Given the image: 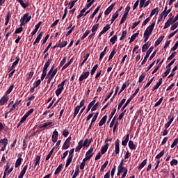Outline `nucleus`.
<instances>
[{
  "mask_svg": "<svg viewBox=\"0 0 178 178\" xmlns=\"http://www.w3.org/2000/svg\"><path fill=\"white\" fill-rule=\"evenodd\" d=\"M155 27V22H153L151 25H149L143 33V37L145 38L144 42L147 43L148 39L149 38V35L152 34V31H154V29Z\"/></svg>",
  "mask_w": 178,
  "mask_h": 178,
  "instance_id": "f257e3e1",
  "label": "nucleus"
},
{
  "mask_svg": "<svg viewBox=\"0 0 178 178\" xmlns=\"http://www.w3.org/2000/svg\"><path fill=\"white\" fill-rule=\"evenodd\" d=\"M65 90V82H61L60 84L58 85V89L56 90V95L59 97L60 94H62V91Z\"/></svg>",
  "mask_w": 178,
  "mask_h": 178,
  "instance_id": "f03ea898",
  "label": "nucleus"
},
{
  "mask_svg": "<svg viewBox=\"0 0 178 178\" xmlns=\"http://www.w3.org/2000/svg\"><path fill=\"white\" fill-rule=\"evenodd\" d=\"M154 51V47H151L147 51H146V55L144 57L143 60L141 63V65H145L147 63V60L148 58H149V55H151V52Z\"/></svg>",
  "mask_w": 178,
  "mask_h": 178,
  "instance_id": "7ed1b4c3",
  "label": "nucleus"
},
{
  "mask_svg": "<svg viewBox=\"0 0 178 178\" xmlns=\"http://www.w3.org/2000/svg\"><path fill=\"white\" fill-rule=\"evenodd\" d=\"M70 141H72V136H69L65 141L64 142V144L62 147V149H67L70 148Z\"/></svg>",
  "mask_w": 178,
  "mask_h": 178,
  "instance_id": "20e7f679",
  "label": "nucleus"
},
{
  "mask_svg": "<svg viewBox=\"0 0 178 178\" xmlns=\"http://www.w3.org/2000/svg\"><path fill=\"white\" fill-rule=\"evenodd\" d=\"M90 8H91V6L88 3L86 6L81 10L80 14L77 16V19L83 17L84 16V13L87 11V9H90Z\"/></svg>",
  "mask_w": 178,
  "mask_h": 178,
  "instance_id": "39448f33",
  "label": "nucleus"
},
{
  "mask_svg": "<svg viewBox=\"0 0 178 178\" xmlns=\"http://www.w3.org/2000/svg\"><path fill=\"white\" fill-rule=\"evenodd\" d=\"M88 76H90V72H85L79 76V81H83L86 80V79H88Z\"/></svg>",
  "mask_w": 178,
  "mask_h": 178,
  "instance_id": "423d86ee",
  "label": "nucleus"
},
{
  "mask_svg": "<svg viewBox=\"0 0 178 178\" xmlns=\"http://www.w3.org/2000/svg\"><path fill=\"white\" fill-rule=\"evenodd\" d=\"M29 13H25L24 16L21 18V20L25 22L26 23H29L30 20H31V15H29Z\"/></svg>",
  "mask_w": 178,
  "mask_h": 178,
  "instance_id": "0eeeda50",
  "label": "nucleus"
},
{
  "mask_svg": "<svg viewBox=\"0 0 178 178\" xmlns=\"http://www.w3.org/2000/svg\"><path fill=\"white\" fill-rule=\"evenodd\" d=\"M170 24H173V17H170L165 22L163 29L166 30L168 27H170Z\"/></svg>",
  "mask_w": 178,
  "mask_h": 178,
  "instance_id": "6e6552de",
  "label": "nucleus"
},
{
  "mask_svg": "<svg viewBox=\"0 0 178 178\" xmlns=\"http://www.w3.org/2000/svg\"><path fill=\"white\" fill-rule=\"evenodd\" d=\"M115 5H116V3H114L111 4L108 8H106V10L104 11V15L106 16H108V15H109V13H111V12L113 10V8H115Z\"/></svg>",
  "mask_w": 178,
  "mask_h": 178,
  "instance_id": "1a4fd4ad",
  "label": "nucleus"
},
{
  "mask_svg": "<svg viewBox=\"0 0 178 178\" xmlns=\"http://www.w3.org/2000/svg\"><path fill=\"white\" fill-rule=\"evenodd\" d=\"M41 24H42V22H39L38 24L35 26V29L31 33V35H32V37L37 33L38 29L41 26Z\"/></svg>",
  "mask_w": 178,
  "mask_h": 178,
  "instance_id": "9d476101",
  "label": "nucleus"
},
{
  "mask_svg": "<svg viewBox=\"0 0 178 178\" xmlns=\"http://www.w3.org/2000/svg\"><path fill=\"white\" fill-rule=\"evenodd\" d=\"M22 102V100H17L12 106V107L10 108V111H8V113H10V112H13V111H15L16 109L17 106H19L20 105V103Z\"/></svg>",
  "mask_w": 178,
  "mask_h": 178,
  "instance_id": "9b49d317",
  "label": "nucleus"
},
{
  "mask_svg": "<svg viewBox=\"0 0 178 178\" xmlns=\"http://www.w3.org/2000/svg\"><path fill=\"white\" fill-rule=\"evenodd\" d=\"M28 168H29V164H26V165H24L22 171L20 172V174L18 178H23L24 177V175H26V172H27Z\"/></svg>",
  "mask_w": 178,
  "mask_h": 178,
  "instance_id": "f8f14e48",
  "label": "nucleus"
},
{
  "mask_svg": "<svg viewBox=\"0 0 178 178\" xmlns=\"http://www.w3.org/2000/svg\"><path fill=\"white\" fill-rule=\"evenodd\" d=\"M92 151H94V147H91L90 149L86 152V156L89 159H91V158H92V155H94Z\"/></svg>",
  "mask_w": 178,
  "mask_h": 178,
  "instance_id": "ddd939ff",
  "label": "nucleus"
},
{
  "mask_svg": "<svg viewBox=\"0 0 178 178\" xmlns=\"http://www.w3.org/2000/svg\"><path fill=\"white\" fill-rule=\"evenodd\" d=\"M44 34V32H40L38 35V36H37V38H36V39H35V40L33 42V45H35V44H39L40 43V41H41V38H42V35Z\"/></svg>",
  "mask_w": 178,
  "mask_h": 178,
  "instance_id": "4468645a",
  "label": "nucleus"
},
{
  "mask_svg": "<svg viewBox=\"0 0 178 178\" xmlns=\"http://www.w3.org/2000/svg\"><path fill=\"white\" fill-rule=\"evenodd\" d=\"M17 2H19V3L21 5V6L24 8L26 9V8H29L30 6V3L26 2L24 3L23 0H16Z\"/></svg>",
  "mask_w": 178,
  "mask_h": 178,
  "instance_id": "2eb2a0df",
  "label": "nucleus"
},
{
  "mask_svg": "<svg viewBox=\"0 0 178 178\" xmlns=\"http://www.w3.org/2000/svg\"><path fill=\"white\" fill-rule=\"evenodd\" d=\"M51 141L52 143H56V141H58V131H56V129H55L54 131L53 132Z\"/></svg>",
  "mask_w": 178,
  "mask_h": 178,
  "instance_id": "dca6fc26",
  "label": "nucleus"
},
{
  "mask_svg": "<svg viewBox=\"0 0 178 178\" xmlns=\"http://www.w3.org/2000/svg\"><path fill=\"white\" fill-rule=\"evenodd\" d=\"M8 101H9V97L7 96H3L0 99V106L5 105V104H6V102H8Z\"/></svg>",
  "mask_w": 178,
  "mask_h": 178,
  "instance_id": "f3484780",
  "label": "nucleus"
},
{
  "mask_svg": "<svg viewBox=\"0 0 178 178\" xmlns=\"http://www.w3.org/2000/svg\"><path fill=\"white\" fill-rule=\"evenodd\" d=\"M115 154H119V152H120V147L119 146V139H117L115 140Z\"/></svg>",
  "mask_w": 178,
  "mask_h": 178,
  "instance_id": "a211bd4d",
  "label": "nucleus"
},
{
  "mask_svg": "<svg viewBox=\"0 0 178 178\" xmlns=\"http://www.w3.org/2000/svg\"><path fill=\"white\" fill-rule=\"evenodd\" d=\"M129 80L127 81V82H126V83H124L123 84H122V88H121V90H120V91L119 92V95H120V94H122V92H123V91H124V90L126 89V88L127 87H129V86H130V83H129Z\"/></svg>",
  "mask_w": 178,
  "mask_h": 178,
  "instance_id": "6ab92c4d",
  "label": "nucleus"
},
{
  "mask_svg": "<svg viewBox=\"0 0 178 178\" xmlns=\"http://www.w3.org/2000/svg\"><path fill=\"white\" fill-rule=\"evenodd\" d=\"M109 147V143H106L104 147H102L101 149V154L104 155L105 152L108 151V148Z\"/></svg>",
  "mask_w": 178,
  "mask_h": 178,
  "instance_id": "aec40b11",
  "label": "nucleus"
},
{
  "mask_svg": "<svg viewBox=\"0 0 178 178\" xmlns=\"http://www.w3.org/2000/svg\"><path fill=\"white\" fill-rule=\"evenodd\" d=\"M74 58H72L70 61L68 63H67L66 64H65V65L62 67L61 70L63 71L65 69H67V67L69 66H70V65H72V63H73V60Z\"/></svg>",
  "mask_w": 178,
  "mask_h": 178,
  "instance_id": "412c9836",
  "label": "nucleus"
},
{
  "mask_svg": "<svg viewBox=\"0 0 178 178\" xmlns=\"http://www.w3.org/2000/svg\"><path fill=\"white\" fill-rule=\"evenodd\" d=\"M106 119H108V115H104L99 122V126H104L106 123Z\"/></svg>",
  "mask_w": 178,
  "mask_h": 178,
  "instance_id": "4be33fe9",
  "label": "nucleus"
},
{
  "mask_svg": "<svg viewBox=\"0 0 178 178\" xmlns=\"http://www.w3.org/2000/svg\"><path fill=\"white\" fill-rule=\"evenodd\" d=\"M99 9H101V6H99L96 8L93 13L90 16V19H94V17H95V15H97V13L99 12Z\"/></svg>",
  "mask_w": 178,
  "mask_h": 178,
  "instance_id": "5701e85b",
  "label": "nucleus"
},
{
  "mask_svg": "<svg viewBox=\"0 0 178 178\" xmlns=\"http://www.w3.org/2000/svg\"><path fill=\"white\" fill-rule=\"evenodd\" d=\"M92 143V138L90 139H86L83 142V147H90V144Z\"/></svg>",
  "mask_w": 178,
  "mask_h": 178,
  "instance_id": "b1692460",
  "label": "nucleus"
},
{
  "mask_svg": "<svg viewBox=\"0 0 178 178\" xmlns=\"http://www.w3.org/2000/svg\"><path fill=\"white\" fill-rule=\"evenodd\" d=\"M163 38H165L164 35H161L159 38L157 39V40L155 42L154 47H158L159 44L163 41Z\"/></svg>",
  "mask_w": 178,
  "mask_h": 178,
  "instance_id": "393cba45",
  "label": "nucleus"
},
{
  "mask_svg": "<svg viewBox=\"0 0 178 178\" xmlns=\"http://www.w3.org/2000/svg\"><path fill=\"white\" fill-rule=\"evenodd\" d=\"M161 85H162V78L159 79V82L154 87V88L152 89V91H155V90H158Z\"/></svg>",
  "mask_w": 178,
  "mask_h": 178,
  "instance_id": "a878e982",
  "label": "nucleus"
},
{
  "mask_svg": "<svg viewBox=\"0 0 178 178\" xmlns=\"http://www.w3.org/2000/svg\"><path fill=\"white\" fill-rule=\"evenodd\" d=\"M173 120H175V115H172V117L170 119V120L165 124V129H169Z\"/></svg>",
  "mask_w": 178,
  "mask_h": 178,
  "instance_id": "bb28decb",
  "label": "nucleus"
},
{
  "mask_svg": "<svg viewBox=\"0 0 178 178\" xmlns=\"http://www.w3.org/2000/svg\"><path fill=\"white\" fill-rule=\"evenodd\" d=\"M56 73H58V68H56L54 70H49L48 72L49 76L51 75L53 77H55V75L56 74Z\"/></svg>",
  "mask_w": 178,
  "mask_h": 178,
  "instance_id": "cd10ccee",
  "label": "nucleus"
},
{
  "mask_svg": "<svg viewBox=\"0 0 178 178\" xmlns=\"http://www.w3.org/2000/svg\"><path fill=\"white\" fill-rule=\"evenodd\" d=\"M158 9V7L154 8L151 12L149 17H152V16H154V15H156L157 16L158 13H159V10Z\"/></svg>",
  "mask_w": 178,
  "mask_h": 178,
  "instance_id": "c85d7f7f",
  "label": "nucleus"
},
{
  "mask_svg": "<svg viewBox=\"0 0 178 178\" xmlns=\"http://www.w3.org/2000/svg\"><path fill=\"white\" fill-rule=\"evenodd\" d=\"M128 145H129L130 149H136V148H137L136 145H134V143L133 142V140H129Z\"/></svg>",
  "mask_w": 178,
  "mask_h": 178,
  "instance_id": "c756f323",
  "label": "nucleus"
},
{
  "mask_svg": "<svg viewBox=\"0 0 178 178\" xmlns=\"http://www.w3.org/2000/svg\"><path fill=\"white\" fill-rule=\"evenodd\" d=\"M119 17V13L118 11L115 12V13H114L112 15V19L111 20V24H112L113 23V22H115V20H116V18Z\"/></svg>",
  "mask_w": 178,
  "mask_h": 178,
  "instance_id": "7c9ffc66",
  "label": "nucleus"
},
{
  "mask_svg": "<svg viewBox=\"0 0 178 178\" xmlns=\"http://www.w3.org/2000/svg\"><path fill=\"white\" fill-rule=\"evenodd\" d=\"M22 161H23V159L22 157H19L15 162V167L19 168V166H20V165H22Z\"/></svg>",
  "mask_w": 178,
  "mask_h": 178,
  "instance_id": "2f4dec72",
  "label": "nucleus"
},
{
  "mask_svg": "<svg viewBox=\"0 0 178 178\" xmlns=\"http://www.w3.org/2000/svg\"><path fill=\"white\" fill-rule=\"evenodd\" d=\"M61 40H59V43L58 44V48H65L66 45H67V41H63V42H60Z\"/></svg>",
  "mask_w": 178,
  "mask_h": 178,
  "instance_id": "473e14b6",
  "label": "nucleus"
},
{
  "mask_svg": "<svg viewBox=\"0 0 178 178\" xmlns=\"http://www.w3.org/2000/svg\"><path fill=\"white\" fill-rule=\"evenodd\" d=\"M140 31H138V33H136L134 34H133L131 37V40L129 41V43L133 42V41H134V40H136V38H137V37H138V35L140 34L139 33Z\"/></svg>",
  "mask_w": 178,
  "mask_h": 178,
  "instance_id": "72a5a7b5",
  "label": "nucleus"
},
{
  "mask_svg": "<svg viewBox=\"0 0 178 178\" xmlns=\"http://www.w3.org/2000/svg\"><path fill=\"white\" fill-rule=\"evenodd\" d=\"M149 45L151 44L148 45V42L144 44L143 46L142 47V52H147V49L149 48Z\"/></svg>",
  "mask_w": 178,
  "mask_h": 178,
  "instance_id": "f704fd0d",
  "label": "nucleus"
},
{
  "mask_svg": "<svg viewBox=\"0 0 178 178\" xmlns=\"http://www.w3.org/2000/svg\"><path fill=\"white\" fill-rule=\"evenodd\" d=\"M115 55H116V48L113 49L111 53L109 55L108 60H111V59H112Z\"/></svg>",
  "mask_w": 178,
  "mask_h": 178,
  "instance_id": "c9c22d12",
  "label": "nucleus"
},
{
  "mask_svg": "<svg viewBox=\"0 0 178 178\" xmlns=\"http://www.w3.org/2000/svg\"><path fill=\"white\" fill-rule=\"evenodd\" d=\"M130 102H131V99H129L126 103L124 104V106L122 107L121 108V111L123 112V111H124V109H126V108H127V105H129L130 104Z\"/></svg>",
  "mask_w": 178,
  "mask_h": 178,
  "instance_id": "e433bc0d",
  "label": "nucleus"
},
{
  "mask_svg": "<svg viewBox=\"0 0 178 178\" xmlns=\"http://www.w3.org/2000/svg\"><path fill=\"white\" fill-rule=\"evenodd\" d=\"M147 159H145L140 165L138 167V169L139 170H141V169H143V168H144V166H145V165H147Z\"/></svg>",
  "mask_w": 178,
  "mask_h": 178,
  "instance_id": "4c0bfd02",
  "label": "nucleus"
},
{
  "mask_svg": "<svg viewBox=\"0 0 178 178\" xmlns=\"http://www.w3.org/2000/svg\"><path fill=\"white\" fill-rule=\"evenodd\" d=\"M72 161H73V156H68V159L65 164V168H67V166H69L70 163H72Z\"/></svg>",
  "mask_w": 178,
  "mask_h": 178,
  "instance_id": "58836bf2",
  "label": "nucleus"
},
{
  "mask_svg": "<svg viewBox=\"0 0 178 178\" xmlns=\"http://www.w3.org/2000/svg\"><path fill=\"white\" fill-rule=\"evenodd\" d=\"M0 144H1V145L3 146H6L8 145V138H5L3 139L0 140Z\"/></svg>",
  "mask_w": 178,
  "mask_h": 178,
  "instance_id": "ea45409f",
  "label": "nucleus"
},
{
  "mask_svg": "<svg viewBox=\"0 0 178 178\" xmlns=\"http://www.w3.org/2000/svg\"><path fill=\"white\" fill-rule=\"evenodd\" d=\"M51 62H52V59L49 58L47 61L45 63L43 69H48V67H49V65H51Z\"/></svg>",
  "mask_w": 178,
  "mask_h": 178,
  "instance_id": "a19ab883",
  "label": "nucleus"
},
{
  "mask_svg": "<svg viewBox=\"0 0 178 178\" xmlns=\"http://www.w3.org/2000/svg\"><path fill=\"white\" fill-rule=\"evenodd\" d=\"M163 155H165V149H163V151H161L159 154H158L155 159H161V158H162V156H163Z\"/></svg>",
  "mask_w": 178,
  "mask_h": 178,
  "instance_id": "79ce46f5",
  "label": "nucleus"
},
{
  "mask_svg": "<svg viewBox=\"0 0 178 178\" xmlns=\"http://www.w3.org/2000/svg\"><path fill=\"white\" fill-rule=\"evenodd\" d=\"M98 69V64H96L91 70L90 74L91 76H94V73L97 72V70Z\"/></svg>",
  "mask_w": 178,
  "mask_h": 178,
  "instance_id": "37998d69",
  "label": "nucleus"
},
{
  "mask_svg": "<svg viewBox=\"0 0 178 178\" xmlns=\"http://www.w3.org/2000/svg\"><path fill=\"white\" fill-rule=\"evenodd\" d=\"M13 88H15V85H12L11 86L9 87L8 90L6 92V95H9L13 91Z\"/></svg>",
  "mask_w": 178,
  "mask_h": 178,
  "instance_id": "c03bdc74",
  "label": "nucleus"
},
{
  "mask_svg": "<svg viewBox=\"0 0 178 178\" xmlns=\"http://www.w3.org/2000/svg\"><path fill=\"white\" fill-rule=\"evenodd\" d=\"M145 73H142V74L139 76L138 83H143L144 81V79H145Z\"/></svg>",
  "mask_w": 178,
  "mask_h": 178,
  "instance_id": "a18cd8bd",
  "label": "nucleus"
},
{
  "mask_svg": "<svg viewBox=\"0 0 178 178\" xmlns=\"http://www.w3.org/2000/svg\"><path fill=\"white\" fill-rule=\"evenodd\" d=\"M60 172H62V164H60L58 166V168H56L54 174L55 175H59V173H60Z\"/></svg>",
  "mask_w": 178,
  "mask_h": 178,
  "instance_id": "49530a36",
  "label": "nucleus"
},
{
  "mask_svg": "<svg viewBox=\"0 0 178 178\" xmlns=\"http://www.w3.org/2000/svg\"><path fill=\"white\" fill-rule=\"evenodd\" d=\"M109 29H111L110 25L106 24V25L103 28V30L102 31V33L105 34V33H106V31H108V30H109Z\"/></svg>",
  "mask_w": 178,
  "mask_h": 178,
  "instance_id": "de8ad7c7",
  "label": "nucleus"
},
{
  "mask_svg": "<svg viewBox=\"0 0 178 178\" xmlns=\"http://www.w3.org/2000/svg\"><path fill=\"white\" fill-rule=\"evenodd\" d=\"M98 27H99V24H95L91 29L92 33H95L97 30H98Z\"/></svg>",
  "mask_w": 178,
  "mask_h": 178,
  "instance_id": "09e8293b",
  "label": "nucleus"
},
{
  "mask_svg": "<svg viewBox=\"0 0 178 178\" xmlns=\"http://www.w3.org/2000/svg\"><path fill=\"white\" fill-rule=\"evenodd\" d=\"M90 33H91V31L86 30V32L83 33V36L81 38V39L83 40L85 38H86V37L88 35V34H90Z\"/></svg>",
  "mask_w": 178,
  "mask_h": 178,
  "instance_id": "8fccbe9b",
  "label": "nucleus"
},
{
  "mask_svg": "<svg viewBox=\"0 0 178 178\" xmlns=\"http://www.w3.org/2000/svg\"><path fill=\"white\" fill-rule=\"evenodd\" d=\"M79 112H80V108H79L78 107L76 106L74 108L73 119H74V118H76L77 116V115H79Z\"/></svg>",
  "mask_w": 178,
  "mask_h": 178,
  "instance_id": "3c124183",
  "label": "nucleus"
},
{
  "mask_svg": "<svg viewBox=\"0 0 178 178\" xmlns=\"http://www.w3.org/2000/svg\"><path fill=\"white\" fill-rule=\"evenodd\" d=\"M108 163H109V161H106L101 167L100 172H104L105 170V168L108 166Z\"/></svg>",
  "mask_w": 178,
  "mask_h": 178,
  "instance_id": "603ef678",
  "label": "nucleus"
},
{
  "mask_svg": "<svg viewBox=\"0 0 178 178\" xmlns=\"http://www.w3.org/2000/svg\"><path fill=\"white\" fill-rule=\"evenodd\" d=\"M175 62H176V58H174L170 63H168V65L166 66V68L171 70V66L175 63Z\"/></svg>",
  "mask_w": 178,
  "mask_h": 178,
  "instance_id": "864d4df0",
  "label": "nucleus"
},
{
  "mask_svg": "<svg viewBox=\"0 0 178 178\" xmlns=\"http://www.w3.org/2000/svg\"><path fill=\"white\" fill-rule=\"evenodd\" d=\"M178 161L177 159H172L170 161V166H177Z\"/></svg>",
  "mask_w": 178,
  "mask_h": 178,
  "instance_id": "5fc2aeb1",
  "label": "nucleus"
},
{
  "mask_svg": "<svg viewBox=\"0 0 178 178\" xmlns=\"http://www.w3.org/2000/svg\"><path fill=\"white\" fill-rule=\"evenodd\" d=\"M162 101H163V97H161L159 100L155 103L154 107L156 108V106H159L162 104Z\"/></svg>",
  "mask_w": 178,
  "mask_h": 178,
  "instance_id": "6e6d98bb",
  "label": "nucleus"
},
{
  "mask_svg": "<svg viewBox=\"0 0 178 178\" xmlns=\"http://www.w3.org/2000/svg\"><path fill=\"white\" fill-rule=\"evenodd\" d=\"M138 91H140V88H137L134 93L130 96L129 99L132 100L134 98V97H136V95L138 94Z\"/></svg>",
  "mask_w": 178,
  "mask_h": 178,
  "instance_id": "4d7b16f0",
  "label": "nucleus"
},
{
  "mask_svg": "<svg viewBox=\"0 0 178 178\" xmlns=\"http://www.w3.org/2000/svg\"><path fill=\"white\" fill-rule=\"evenodd\" d=\"M116 40H118V35H115L113 38H111L110 40V42H111L113 45L115 44Z\"/></svg>",
  "mask_w": 178,
  "mask_h": 178,
  "instance_id": "13d9d810",
  "label": "nucleus"
},
{
  "mask_svg": "<svg viewBox=\"0 0 178 178\" xmlns=\"http://www.w3.org/2000/svg\"><path fill=\"white\" fill-rule=\"evenodd\" d=\"M90 57V54H87L85 56L84 60L82 61V63L80 64V66H83L86 62H87V59Z\"/></svg>",
  "mask_w": 178,
  "mask_h": 178,
  "instance_id": "bf43d9fd",
  "label": "nucleus"
},
{
  "mask_svg": "<svg viewBox=\"0 0 178 178\" xmlns=\"http://www.w3.org/2000/svg\"><path fill=\"white\" fill-rule=\"evenodd\" d=\"M98 115H99V113L97 112L95 115L93 116V118H92V123H95V120H97V118H98Z\"/></svg>",
  "mask_w": 178,
  "mask_h": 178,
  "instance_id": "052dcab7",
  "label": "nucleus"
},
{
  "mask_svg": "<svg viewBox=\"0 0 178 178\" xmlns=\"http://www.w3.org/2000/svg\"><path fill=\"white\" fill-rule=\"evenodd\" d=\"M77 1H79V0H73L72 1H70L69 3L70 9H73V6H74V4L76 3V2H77Z\"/></svg>",
  "mask_w": 178,
  "mask_h": 178,
  "instance_id": "680f3d73",
  "label": "nucleus"
},
{
  "mask_svg": "<svg viewBox=\"0 0 178 178\" xmlns=\"http://www.w3.org/2000/svg\"><path fill=\"white\" fill-rule=\"evenodd\" d=\"M177 27H178V22H175V23L171 26L170 30H171L172 31H173L176 30V29H177Z\"/></svg>",
  "mask_w": 178,
  "mask_h": 178,
  "instance_id": "e2e57ef3",
  "label": "nucleus"
},
{
  "mask_svg": "<svg viewBox=\"0 0 178 178\" xmlns=\"http://www.w3.org/2000/svg\"><path fill=\"white\" fill-rule=\"evenodd\" d=\"M41 84V80L38 79L33 83L34 88H37Z\"/></svg>",
  "mask_w": 178,
  "mask_h": 178,
  "instance_id": "0e129e2a",
  "label": "nucleus"
},
{
  "mask_svg": "<svg viewBox=\"0 0 178 178\" xmlns=\"http://www.w3.org/2000/svg\"><path fill=\"white\" fill-rule=\"evenodd\" d=\"M10 17H12V14H10V12H8V13L6 15V22L9 23V21L10 20Z\"/></svg>",
  "mask_w": 178,
  "mask_h": 178,
  "instance_id": "69168bd1",
  "label": "nucleus"
},
{
  "mask_svg": "<svg viewBox=\"0 0 178 178\" xmlns=\"http://www.w3.org/2000/svg\"><path fill=\"white\" fill-rule=\"evenodd\" d=\"M124 102H126V99H123L121 102L118 104V110L119 111V109H120V108H122V106H123V104H124Z\"/></svg>",
  "mask_w": 178,
  "mask_h": 178,
  "instance_id": "338daca9",
  "label": "nucleus"
},
{
  "mask_svg": "<svg viewBox=\"0 0 178 178\" xmlns=\"http://www.w3.org/2000/svg\"><path fill=\"white\" fill-rule=\"evenodd\" d=\"M22 31H23V27H19L15 30L14 34H20Z\"/></svg>",
  "mask_w": 178,
  "mask_h": 178,
  "instance_id": "774afa93",
  "label": "nucleus"
}]
</instances>
